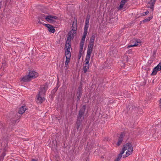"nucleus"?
<instances>
[{"instance_id":"obj_1","label":"nucleus","mask_w":161,"mask_h":161,"mask_svg":"<svg viewBox=\"0 0 161 161\" xmlns=\"http://www.w3.org/2000/svg\"><path fill=\"white\" fill-rule=\"evenodd\" d=\"M47 87L48 85L47 84L41 86L40 91L39 92V93L37 96V102L38 103H41L44 100V98L42 97H43L45 94Z\"/></svg>"},{"instance_id":"obj_2","label":"nucleus","mask_w":161,"mask_h":161,"mask_svg":"<svg viewBox=\"0 0 161 161\" xmlns=\"http://www.w3.org/2000/svg\"><path fill=\"white\" fill-rule=\"evenodd\" d=\"M126 150H127V151L126 152V157L130 155L133 152V147L131 143L128 142L124 145L122 151H123L124 153Z\"/></svg>"},{"instance_id":"obj_3","label":"nucleus","mask_w":161,"mask_h":161,"mask_svg":"<svg viewBox=\"0 0 161 161\" xmlns=\"http://www.w3.org/2000/svg\"><path fill=\"white\" fill-rule=\"evenodd\" d=\"M86 105H83L80 108L78 114L76 121L84 122V115L86 109Z\"/></svg>"},{"instance_id":"obj_4","label":"nucleus","mask_w":161,"mask_h":161,"mask_svg":"<svg viewBox=\"0 0 161 161\" xmlns=\"http://www.w3.org/2000/svg\"><path fill=\"white\" fill-rule=\"evenodd\" d=\"M84 122L76 121L74 127L75 132L79 133L83 128Z\"/></svg>"},{"instance_id":"obj_5","label":"nucleus","mask_w":161,"mask_h":161,"mask_svg":"<svg viewBox=\"0 0 161 161\" xmlns=\"http://www.w3.org/2000/svg\"><path fill=\"white\" fill-rule=\"evenodd\" d=\"M133 43V44L129 46L128 47H133L135 46H140L141 45V41L139 39H133L130 41V43Z\"/></svg>"},{"instance_id":"obj_6","label":"nucleus","mask_w":161,"mask_h":161,"mask_svg":"<svg viewBox=\"0 0 161 161\" xmlns=\"http://www.w3.org/2000/svg\"><path fill=\"white\" fill-rule=\"evenodd\" d=\"M46 20L48 22L51 23H54L55 22V20L53 19H57L58 17L56 16H53L52 15H47L44 16Z\"/></svg>"},{"instance_id":"obj_7","label":"nucleus","mask_w":161,"mask_h":161,"mask_svg":"<svg viewBox=\"0 0 161 161\" xmlns=\"http://www.w3.org/2000/svg\"><path fill=\"white\" fill-rule=\"evenodd\" d=\"M77 27V22L76 18H74V21L73 22L72 26V31H73L74 34L76 33V30Z\"/></svg>"},{"instance_id":"obj_8","label":"nucleus","mask_w":161,"mask_h":161,"mask_svg":"<svg viewBox=\"0 0 161 161\" xmlns=\"http://www.w3.org/2000/svg\"><path fill=\"white\" fill-rule=\"evenodd\" d=\"M161 69V62L159 63L153 69V71L151 74V75H154L156 74L157 72L160 70Z\"/></svg>"},{"instance_id":"obj_9","label":"nucleus","mask_w":161,"mask_h":161,"mask_svg":"<svg viewBox=\"0 0 161 161\" xmlns=\"http://www.w3.org/2000/svg\"><path fill=\"white\" fill-rule=\"evenodd\" d=\"M82 95V92L81 88L80 87L78 88L76 93L77 102L80 100V98Z\"/></svg>"},{"instance_id":"obj_10","label":"nucleus","mask_w":161,"mask_h":161,"mask_svg":"<svg viewBox=\"0 0 161 161\" xmlns=\"http://www.w3.org/2000/svg\"><path fill=\"white\" fill-rule=\"evenodd\" d=\"M156 0H151L149 2H148L147 6V7L153 9V7Z\"/></svg>"},{"instance_id":"obj_11","label":"nucleus","mask_w":161,"mask_h":161,"mask_svg":"<svg viewBox=\"0 0 161 161\" xmlns=\"http://www.w3.org/2000/svg\"><path fill=\"white\" fill-rule=\"evenodd\" d=\"M94 45V43L89 42L88 47L87 53L91 54L92 52V50L93 49Z\"/></svg>"},{"instance_id":"obj_12","label":"nucleus","mask_w":161,"mask_h":161,"mask_svg":"<svg viewBox=\"0 0 161 161\" xmlns=\"http://www.w3.org/2000/svg\"><path fill=\"white\" fill-rule=\"evenodd\" d=\"M32 76H29V75H25L22 78L21 80L23 82H28L30 81L31 80V77H33Z\"/></svg>"},{"instance_id":"obj_13","label":"nucleus","mask_w":161,"mask_h":161,"mask_svg":"<svg viewBox=\"0 0 161 161\" xmlns=\"http://www.w3.org/2000/svg\"><path fill=\"white\" fill-rule=\"evenodd\" d=\"M44 25L48 28V31L54 33L55 29L53 26L49 24H44Z\"/></svg>"},{"instance_id":"obj_14","label":"nucleus","mask_w":161,"mask_h":161,"mask_svg":"<svg viewBox=\"0 0 161 161\" xmlns=\"http://www.w3.org/2000/svg\"><path fill=\"white\" fill-rule=\"evenodd\" d=\"M29 76H32L33 77H31V79L32 78L34 79L36 78L38 76V73L34 71H31L29 72Z\"/></svg>"},{"instance_id":"obj_15","label":"nucleus","mask_w":161,"mask_h":161,"mask_svg":"<svg viewBox=\"0 0 161 161\" xmlns=\"http://www.w3.org/2000/svg\"><path fill=\"white\" fill-rule=\"evenodd\" d=\"M26 109L27 108L25 106H22L19 108L18 113L19 114H22L25 112Z\"/></svg>"},{"instance_id":"obj_16","label":"nucleus","mask_w":161,"mask_h":161,"mask_svg":"<svg viewBox=\"0 0 161 161\" xmlns=\"http://www.w3.org/2000/svg\"><path fill=\"white\" fill-rule=\"evenodd\" d=\"M91 54L87 53V55H86V59L85 60V65L89 64V63L90 60V59L91 57Z\"/></svg>"},{"instance_id":"obj_17","label":"nucleus","mask_w":161,"mask_h":161,"mask_svg":"<svg viewBox=\"0 0 161 161\" xmlns=\"http://www.w3.org/2000/svg\"><path fill=\"white\" fill-rule=\"evenodd\" d=\"M1 145L2 147H3L4 150L6 151L8 147L7 142H2L1 143Z\"/></svg>"},{"instance_id":"obj_18","label":"nucleus","mask_w":161,"mask_h":161,"mask_svg":"<svg viewBox=\"0 0 161 161\" xmlns=\"http://www.w3.org/2000/svg\"><path fill=\"white\" fill-rule=\"evenodd\" d=\"M127 2V0H121L120 4L119 6V9H121L122 8L126 3Z\"/></svg>"},{"instance_id":"obj_19","label":"nucleus","mask_w":161,"mask_h":161,"mask_svg":"<svg viewBox=\"0 0 161 161\" xmlns=\"http://www.w3.org/2000/svg\"><path fill=\"white\" fill-rule=\"evenodd\" d=\"M89 64L86 65L84 66L83 70L84 73H86L89 70Z\"/></svg>"},{"instance_id":"obj_20","label":"nucleus","mask_w":161,"mask_h":161,"mask_svg":"<svg viewBox=\"0 0 161 161\" xmlns=\"http://www.w3.org/2000/svg\"><path fill=\"white\" fill-rule=\"evenodd\" d=\"M134 108L132 112L134 113H138V111L140 110L141 109L139 108V107H137L136 106H134Z\"/></svg>"},{"instance_id":"obj_21","label":"nucleus","mask_w":161,"mask_h":161,"mask_svg":"<svg viewBox=\"0 0 161 161\" xmlns=\"http://www.w3.org/2000/svg\"><path fill=\"white\" fill-rule=\"evenodd\" d=\"M88 23H85L84 28V31L83 32H85L86 33H87V29L88 27Z\"/></svg>"},{"instance_id":"obj_22","label":"nucleus","mask_w":161,"mask_h":161,"mask_svg":"<svg viewBox=\"0 0 161 161\" xmlns=\"http://www.w3.org/2000/svg\"><path fill=\"white\" fill-rule=\"evenodd\" d=\"M95 35H93L91 37L90 40V43H94V40L95 38Z\"/></svg>"},{"instance_id":"obj_23","label":"nucleus","mask_w":161,"mask_h":161,"mask_svg":"<svg viewBox=\"0 0 161 161\" xmlns=\"http://www.w3.org/2000/svg\"><path fill=\"white\" fill-rule=\"evenodd\" d=\"M65 55L66 58L70 59L71 56V54L70 52H65Z\"/></svg>"},{"instance_id":"obj_24","label":"nucleus","mask_w":161,"mask_h":161,"mask_svg":"<svg viewBox=\"0 0 161 161\" xmlns=\"http://www.w3.org/2000/svg\"><path fill=\"white\" fill-rule=\"evenodd\" d=\"M125 136V134L124 133H122L120 135L119 137L118 141H122L123 140V138Z\"/></svg>"},{"instance_id":"obj_25","label":"nucleus","mask_w":161,"mask_h":161,"mask_svg":"<svg viewBox=\"0 0 161 161\" xmlns=\"http://www.w3.org/2000/svg\"><path fill=\"white\" fill-rule=\"evenodd\" d=\"M65 46L66 48H68L70 49L71 47V42H68V41H66Z\"/></svg>"},{"instance_id":"obj_26","label":"nucleus","mask_w":161,"mask_h":161,"mask_svg":"<svg viewBox=\"0 0 161 161\" xmlns=\"http://www.w3.org/2000/svg\"><path fill=\"white\" fill-rule=\"evenodd\" d=\"M87 33L83 32V36L82 38V40L81 41V42H85L86 37V36Z\"/></svg>"},{"instance_id":"obj_27","label":"nucleus","mask_w":161,"mask_h":161,"mask_svg":"<svg viewBox=\"0 0 161 161\" xmlns=\"http://www.w3.org/2000/svg\"><path fill=\"white\" fill-rule=\"evenodd\" d=\"M68 36L67 37V41H68V42H71V40L72 39H73L72 38V35H70L68 34Z\"/></svg>"},{"instance_id":"obj_28","label":"nucleus","mask_w":161,"mask_h":161,"mask_svg":"<svg viewBox=\"0 0 161 161\" xmlns=\"http://www.w3.org/2000/svg\"><path fill=\"white\" fill-rule=\"evenodd\" d=\"M152 19V17H149L143 20L144 22H147L150 20Z\"/></svg>"},{"instance_id":"obj_29","label":"nucleus","mask_w":161,"mask_h":161,"mask_svg":"<svg viewBox=\"0 0 161 161\" xmlns=\"http://www.w3.org/2000/svg\"><path fill=\"white\" fill-rule=\"evenodd\" d=\"M70 61V59L66 58V60L65 63V67L67 68L68 63Z\"/></svg>"},{"instance_id":"obj_30","label":"nucleus","mask_w":161,"mask_h":161,"mask_svg":"<svg viewBox=\"0 0 161 161\" xmlns=\"http://www.w3.org/2000/svg\"><path fill=\"white\" fill-rule=\"evenodd\" d=\"M90 19V16L89 15H87L85 23H89V21Z\"/></svg>"},{"instance_id":"obj_31","label":"nucleus","mask_w":161,"mask_h":161,"mask_svg":"<svg viewBox=\"0 0 161 161\" xmlns=\"http://www.w3.org/2000/svg\"><path fill=\"white\" fill-rule=\"evenodd\" d=\"M68 34L69 35H72V38H73L74 37V36L75 35V34H74L73 33V31H72V30L70 31L69 33H68Z\"/></svg>"},{"instance_id":"obj_32","label":"nucleus","mask_w":161,"mask_h":161,"mask_svg":"<svg viewBox=\"0 0 161 161\" xmlns=\"http://www.w3.org/2000/svg\"><path fill=\"white\" fill-rule=\"evenodd\" d=\"M124 153V151H121L120 153L118 155L117 158H119L120 159L121 158L122 156V154Z\"/></svg>"},{"instance_id":"obj_33","label":"nucleus","mask_w":161,"mask_h":161,"mask_svg":"<svg viewBox=\"0 0 161 161\" xmlns=\"http://www.w3.org/2000/svg\"><path fill=\"white\" fill-rule=\"evenodd\" d=\"M84 44V42H80V48H83V46Z\"/></svg>"},{"instance_id":"obj_34","label":"nucleus","mask_w":161,"mask_h":161,"mask_svg":"<svg viewBox=\"0 0 161 161\" xmlns=\"http://www.w3.org/2000/svg\"><path fill=\"white\" fill-rule=\"evenodd\" d=\"M57 88H55V89H54L52 91V92H51V93L53 94V95L55 94V93L57 91Z\"/></svg>"},{"instance_id":"obj_35","label":"nucleus","mask_w":161,"mask_h":161,"mask_svg":"<svg viewBox=\"0 0 161 161\" xmlns=\"http://www.w3.org/2000/svg\"><path fill=\"white\" fill-rule=\"evenodd\" d=\"M134 105H132L131 107H130V108H129V110H130L131 111H132L134 108Z\"/></svg>"},{"instance_id":"obj_36","label":"nucleus","mask_w":161,"mask_h":161,"mask_svg":"<svg viewBox=\"0 0 161 161\" xmlns=\"http://www.w3.org/2000/svg\"><path fill=\"white\" fill-rule=\"evenodd\" d=\"M148 13H149V11H148L147 10V11H146V12H144L143 13L142 15L143 16H145Z\"/></svg>"},{"instance_id":"obj_37","label":"nucleus","mask_w":161,"mask_h":161,"mask_svg":"<svg viewBox=\"0 0 161 161\" xmlns=\"http://www.w3.org/2000/svg\"><path fill=\"white\" fill-rule=\"evenodd\" d=\"M83 49V48H80L79 53H80V55H81V53L82 52Z\"/></svg>"},{"instance_id":"obj_38","label":"nucleus","mask_w":161,"mask_h":161,"mask_svg":"<svg viewBox=\"0 0 161 161\" xmlns=\"http://www.w3.org/2000/svg\"><path fill=\"white\" fill-rule=\"evenodd\" d=\"M122 143V142H118L117 143V146H119Z\"/></svg>"},{"instance_id":"obj_39","label":"nucleus","mask_w":161,"mask_h":161,"mask_svg":"<svg viewBox=\"0 0 161 161\" xmlns=\"http://www.w3.org/2000/svg\"><path fill=\"white\" fill-rule=\"evenodd\" d=\"M70 49L68 48H66V50H65V52H70Z\"/></svg>"},{"instance_id":"obj_40","label":"nucleus","mask_w":161,"mask_h":161,"mask_svg":"<svg viewBox=\"0 0 161 161\" xmlns=\"http://www.w3.org/2000/svg\"><path fill=\"white\" fill-rule=\"evenodd\" d=\"M159 107L161 109V98L159 100Z\"/></svg>"},{"instance_id":"obj_41","label":"nucleus","mask_w":161,"mask_h":161,"mask_svg":"<svg viewBox=\"0 0 161 161\" xmlns=\"http://www.w3.org/2000/svg\"><path fill=\"white\" fill-rule=\"evenodd\" d=\"M119 160L120 159L117 157L114 161H119Z\"/></svg>"},{"instance_id":"obj_42","label":"nucleus","mask_w":161,"mask_h":161,"mask_svg":"<svg viewBox=\"0 0 161 161\" xmlns=\"http://www.w3.org/2000/svg\"><path fill=\"white\" fill-rule=\"evenodd\" d=\"M10 120H11V121L14 122L15 121V120L14 119H14H12V118H11L10 119Z\"/></svg>"},{"instance_id":"obj_43","label":"nucleus","mask_w":161,"mask_h":161,"mask_svg":"<svg viewBox=\"0 0 161 161\" xmlns=\"http://www.w3.org/2000/svg\"><path fill=\"white\" fill-rule=\"evenodd\" d=\"M16 115L17 116L18 115L17 114H13V116H14V117H15Z\"/></svg>"},{"instance_id":"obj_44","label":"nucleus","mask_w":161,"mask_h":161,"mask_svg":"<svg viewBox=\"0 0 161 161\" xmlns=\"http://www.w3.org/2000/svg\"><path fill=\"white\" fill-rule=\"evenodd\" d=\"M106 140V141H108V140H110L109 139V138H107Z\"/></svg>"},{"instance_id":"obj_45","label":"nucleus","mask_w":161,"mask_h":161,"mask_svg":"<svg viewBox=\"0 0 161 161\" xmlns=\"http://www.w3.org/2000/svg\"><path fill=\"white\" fill-rule=\"evenodd\" d=\"M38 23H40V24H43L41 22V21H39L38 22ZM44 24H43L44 25Z\"/></svg>"},{"instance_id":"obj_46","label":"nucleus","mask_w":161,"mask_h":161,"mask_svg":"<svg viewBox=\"0 0 161 161\" xmlns=\"http://www.w3.org/2000/svg\"><path fill=\"white\" fill-rule=\"evenodd\" d=\"M79 58H80V57H81V55L80 54V53H79Z\"/></svg>"},{"instance_id":"obj_47","label":"nucleus","mask_w":161,"mask_h":161,"mask_svg":"<svg viewBox=\"0 0 161 161\" xmlns=\"http://www.w3.org/2000/svg\"><path fill=\"white\" fill-rule=\"evenodd\" d=\"M32 161H37L34 159H33L32 160Z\"/></svg>"},{"instance_id":"obj_48","label":"nucleus","mask_w":161,"mask_h":161,"mask_svg":"<svg viewBox=\"0 0 161 161\" xmlns=\"http://www.w3.org/2000/svg\"><path fill=\"white\" fill-rule=\"evenodd\" d=\"M154 80H153V81H152V83H153V84H154Z\"/></svg>"},{"instance_id":"obj_49","label":"nucleus","mask_w":161,"mask_h":161,"mask_svg":"<svg viewBox=\"0 0 161 161\" xmlns=\"http://www.w3.org/2000/svg\"><path fill=\"white\" fill-rule=\"evenodd\" d=\"M5 140H7V139H5ZM7 140H8V139H7Z\"/></svg>"}]
</instances>
